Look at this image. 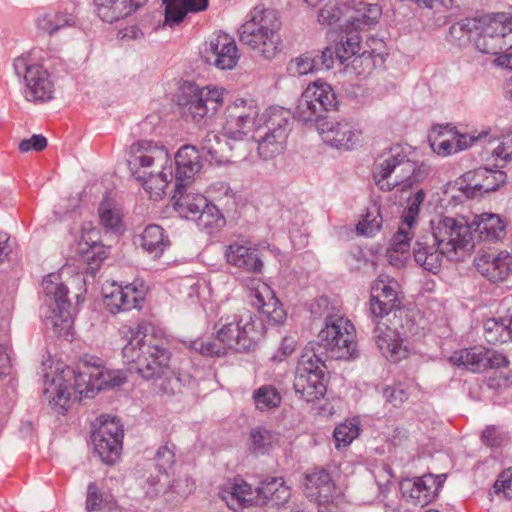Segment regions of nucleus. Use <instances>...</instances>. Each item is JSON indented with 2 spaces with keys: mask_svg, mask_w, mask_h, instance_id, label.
<instances>
[{
  "mask_svg": "<svg viewBox=\"0 0 512 512\" xmlns=\"http://www.w3.org/2000/svg\"><path fill=\"white\" fill-rule=\"evenodd\" d=\"M120 334L128 341L122 349V356L130 372L150 380L167 371L170 353L157 343L152 322L124 325Z\"/></svg>",
  "mask_w": 512,
  "mask_h": 512,
  "instance_id": "obj_1",
  "label": "nucleus"
},
{
  "mask_svg": "<svg viewBox=\"0 0 512 512\" xmlns=\"http://www.w3.org/2000/svg\"><path fill=\"white\" fill-rule=\"evenodd\" d=\"M409 145L397 144L383 151L373 165V179L378 188L388 192L396 187L411 188L425 177V170L411 159Z\"/></svg>",
  "mask_w": 512,
  "mask_h": 512,
  "instance_id": "obj_2",
  "label": "nucleus"
},
{
  "mask_svg": "<svg viewBox=\"0 0 512 512\" xmlns=\"http://www.w3.org/2000/svg\"><path fill=\"white\" fill-rule=\"evenodd\" d=\"M281 21L278 13L263 5L254 7L239 28V41L256 56L273 59L281 51Z\"/></svg>",
  "mask_w": 512,
  "mask_h": 512,
  "instance_id": "obj_3",
  "label": "nucleus"
},
{
  "mask_svg": "<svg viewBox=\"0 0 512 512\" xmlns=\"http://www.w3.org/2000/svg\"><path fill=\"white\" fill-rule=\"evenodd\" d=\"M43 371V398L60 414L67 411L70 400L93 398L97 393L90 369L76 373L70 367L58 366L53 374Z\"/></svg>",
  "mask_w": 512,
  "mask_h": 512,
  "instance_id": "obj_4",
  "label": "nucleus"
},
{
  "mask_svg": "<svg viewBox=\"0 0 512 512\" xmlns=\"http://www.w3.org/2000/svg\"><path fill=\"white\" fill-rule=\"evenodd\" d=\"M262 124H258L255 133L249 138L248 153L256 147L263 160L273 159L281 154L291 131L290 113L280 107H271L262 115Z\"/></svg>",
  "mask_w": 512,
  "mask_h": 512,
  "instance_id": "obj_5",
  "label": "nucleus"
},
{
  "mask_svg": "<svg viewBox=\"0 0 512 512\" xmlns=\"http://www.w3.org/2000/svg\"><path fill=\"white\" fill-rule=\"evenodd\" d=\"M259 107L254 100L236 99L228 105L225 110V121L223 124L224 136L234 142L230 149H236V159L248 157L249 138L246 136L252 132L263 120L259 117Z\"/></svg>",
  "mask_w": 512,
  "mask_h": 512,
  "instance_id": "obj_6",
  "label": "nucleus"
},
{
  "mask_svg": "<svg viewBox=\"0 0 512 512\" xmlns=\"http://www.w3.org/2000/svg\"><path fill=\"white\" fill-rule=\"evenodd\" d=\"M431 240L443 249L446 258L460 260L474 247L472 226L464 217L440 216L430 221Z\"/></svg>",
  "mask_w": 512,
  "mask_h": 512,
  "instance_id": "obj_7",
  "label": "nucleus"
},
{
  "mask_svg": "<svg viewBox=\"0 0 512 512\" xmlns=\"http://www.w3.org/2000/svg\"><path fill=\"white\" fill-rule=\"evenodd\" d=\"M473 43L482 53L498 56L506 54L512 48V16L498 13L481 18Z\"/></svg>",
  "mask_w": 512,
  "mask_h": 512,
  "instance_id": "obj_8",
  "label": "nucleus"
},
{
  "mask_svg": "<svg viewBox=\"0 0 512 512\" xmlns=\"http://www.w3.org/2000/svg\"><path fill=\"white\" fill-rule=\"evenodd\" d=\"M225 89L216 86H191L189 93L179 99L183 115L196 124L212 119L224 103Z\"/></svg>",
  "mask_w": 512,
  "mask_h": 512,
  "instance_id": "obj_9",
  "label": "nucleus"
},
{
  "mask_svg": "<svg viewBox=\"0 0 512 512\" xmlns=\"http://www.w3.org/2000/svg\"><path fill=\"white\" fill-rule=\"evenodd\" d=\"M15 75L25 84L24 97L31 102H45L53 97L54 83L47 69L35 63L30 54H23L13 62Z\"/></svg>",
  "mask_w": 512,
  "mask_h": 512,
  "instance_id": "obj_10",
  "label": "nucleus"
},
{
  "mask_svg": "<svg viewBox=\"0 0 512 512\" xmlns=\"http://www.w3.org/2000/svg\"><path fill=\"white\" fill-rule=\"evenodd\" d=\"M338 104L330 84L323 80L310 83L303 91L295 108L294 116L302 122H313L334 110Z\"/></svg>",
  "mask_w": 512,
  "mask_h": 512,
  "instance_id": "obj_11",
  "label": "nucleus"
},
{
  "mask_svg": "<svg viewBox=\"0 0 512 512\" xmlns=\"http://www.w3.org/2000/svg\"><path fill=\"white\" fill-rule=\"evenodd\" d=\"M171 164L167 149L160 143L140 140L129 148L128 167L135 178H145L150 171L155 172Z\"/></svg>",
  "mask_w": 512,
  "mask_h": 512,
  "instance_id": "obj_12",
  "label": "nucleus"
},
{
  "mask_svg": "<svg viewBox=\"0 0 512 512\" xmlns=\"http://www.w3.org/2000/svg\"><path fill=\"white\" fill-rule=\"evenodd\" d=\"M319 344L334 359H349L356 353V329L353 322H325L318 333Z\"/></svg>",
  "mask_w": 512,
  "mask_h": 512,
  "instance_id": "obj_13",
  "label": "nucleus"
},
{
  "mask_svg": "<svg viewBox=\"0 0 512 512\" xmlns=\"http://www.w3.org/2000/svg\"><path fill=\"white\" fill-rule=\"evenodd\" d=\"M123 436V426L117 418H99V426L93 431L91 438L95 452L104 463L112 465L119 459Z\"/></svg>",
  "mask_w": 512,
  "mask_h": 512,
  "instance_id": "obj_14",
  "label": "nucleus"
},
{
  "mask_svg": "<svg viewBox=\"0 0 512 512\" xmlns=\"http://www.w3.org/2000/svg\"><path fill=\"white\" fill-rule=\"evenodd\" d=\"M41 289L46 297V304L51 310L49 318H61V320H73L77 315V306L72 305L68 299V287L62 281L61 275L51 273L45 276L41 282Z\"/></svg>",
  "mask_w": 512,
  "mask_h": 512,
  "instance_id": "obj_15",
  "label": "nucleus"
},
{
  "mask_svg": "<svg viewBox=\"0 0 512 512\" xmlns=\"http://www.w3.org/2000/svg\"><path fill=\"white\" fill-rule=\"evenodd\" d=\"M473 264L477 272L491 283L512 279V254L506 250L478 251Z\"/></svg>",
  "mask_w": 512,
  "mask_h": 512,
  "instance_id": "obj_16",
  "label": "nucleus"
},
{
  "mask_svg": "<svg viewBox=\"0 0 512 512\" xmlns=\"http://www.w3.org/2000/svg\"><path fill=\"white\" fill-rule=\"evenodd\" d=\"M318 130L326 144L338 149L352 150L361 141V131L345 119L325 121Z\"/></svg>",
  "mask_w": 512,
  "mask_h": 512,
  "instance_id": "obj_17",
  "label": "nucleus"
},
{
  "mask_svg": "<svg viewBox=\"0 0 512 512\" xmlns=\"http://www.w3.org/2000/svg\"><path fill=\"white\" fill-rule=\"evenodd\" d=\"M424 199L425 193L423 190H418L413 196L409 197L407 207L402 215V223L391 239V247L394 251L400 253L408 251Z\"/></svg>",
  "mask_w": 512,
  "mask_h": 512,
  "instance_id": "obj_18",
  "label": "nucleus"
},
{
  "mask_svg": "<svg viewBox=\"0 0 512 512\" xmlns=\"http://www.w3.org/2000/svg\"><path fill=\"white\" fill-rule=\"evenodd\" d=\"M398 283L389 276L381 275L373 282L370 310L375 317H384L399 307Z\"/></svg>",
  "mask_w": 512,
  "mask_h": 512,
  "instance_id": "obj_19",
  "label": "nucleus"
},
{
  "mask_svg": "<svg viewBox=\"0 0 512 512\" xmlns=\"http://www.w3.org/2000/svg\"><path fill=\"white\" fill-rule=\"evenodd\" d=\"M74 247L75 254L83 258L91 269H97L109 254V248L99 242V231L91 223L82 226Z\"/></svg>",
  "mask_w": 512,
  "mask_h": 512,
  "instance_id": "obj_20",
  "label": "nucleus"
},
{
  "mask_svg": "<svg viewBox=\"0 0 512 512\" xmlns=\"http://www.w3.org/2000/svg\"><path fill=\"white\" fill-rule=\"evenodd\" d=\"M374 338L382 355L390 362L397 363L407 357L408 350L395 326L388 322H376Z\"/></svg>",
  "mask_w": 512,
  "mask_h": 512,
  "instance_id": "obj_21",
  "label": "nucleus"
},
{
  "mask_svg": "<svg viewBox=\"0 0 512 512\" xmlns=\"http://www.w3.org/2000/svg\"><path fill=\"white\" fill-rule=\"evenodd\" d=\"M205 52L206 62L221 70L234 68L239 59L235 40L225 33L211 39Z\"/></svg>",
  "mask_w": 512,
  "mask_h": 512,
  "instance_id": "obj_22",
  "label": "nucleus"
},
{
  "mask_svg": "<svg viewBox=\"0 0 512 512\" xmlns=\"http://www.w3.org/2000/svg\"><path fill=\"white\" fill-rule=\"evenodd\" d=\"M226 262L236 268L251 273H261L263 262L247 240L238 239L224 247Z\"/></svg>",
  "mask_w": 512,
  "mask_h": 512,
  "instance_id": "obj_23",
  "label": "nucleus"
},
{
  "mask_svg": "<svg viewBox=\"0 0 512 512\" xmlns=\"http://www.w3.org/2000/svg\"><path fill=\"white\" fill-rule=\"evenodd\" d=\"M146 298V288L144 285L136 286L130 283L124 287H116L104 299L105 306L111 313L121 311H130L132 309H141Z\"/></svg>",
  "mask_w": 512,
  "mask_h": 512,
  "instance_id": "obj_24",
  "label": "nucleus"
},
{
  "mask_svg": "<svg viewBox=\"0 0 512 512\" xmlns=\"http://www.w3.org/2000/svg\"><path fill=\"white\" fill-rule=\"evenodd\" d=\"M228 322L217 331V340L222 343L226 349L230 348L238 352H244L251 349L255 343V332L253 330L254 322Z\"/></svg>",
  "mask_w": 512,
  "mask_h": 512,
  "instance_id": "obj_25",
  "label": "nucleus"
},
{
  "mask_svg": "<svg viewBox=\"0 0 512 512\" xmlns=\"http://www.w3.org/2000/svg\"><path fill=\"white\" fill-rule=\"evenodd\" d=\"M304 493L308 499L318 505L332 503L338 496V490L326 470H316L305 477Z\"/></svg>",
  "mask_w": 512,
  "mask_h": 512,
  "instance_id": "obj_26",
  "label": "nucleus"
},
{
  "mask_svg": "<svg viewBox=\"0 0 512 512\" xmlns=\"http://www.w3.org/2000/svg\"><path fill=\"white\" fill-rule=\"evenodd\" d=\"M440 487L437 477L431 474L413 480H405L401 484L403 496L416 506L423 507L429 504Z\"/></svg>",
  "mask_w": 512,
  "mask_h": 512,
  "instance_id": "obj_27",
  "label": "nucleus"
},
{
  "mask_svg": "<svg viewBox=\"0 0 512 512\" xmlns=\"http://www.w3.org/2000/svg\"><path fill=\"white\" fill-rule=\"evenodd\" d=\"M175 185H190L202 169L199 150L193 145L182 146L175 155Z\"/></svg>",
  "mask_w": 512,
  "mask_h": 512,
  "instance_id": "obj_28",
  "label": "nucleus"
},
{
  "mask_svg": "<svg viewBox=\"0 0 512 512\" xmlns=\"http://www.w3.org/2000/svg\"><path fill=\"white\" fill-rule=\"evenodd\" d=\"M290 495V489L282 478L265 479L254 489L255 505H266L271 509L286 503Z\"/></svg>",
  "mask_w": 512,
  "mask_h": 512,
  "instance_id": "obj_29",
  "label": "nucleus"
},
{
  "mask_svg": "<svg viewBox=\"0 0 512 512\" xmlns=\"http://www.w3.org/2000/svg\"><path fill=\"white\" fill-rule=\"evenodd\" d=\"M189 185H175L173 195L174 208L181 217L194 220L208 204V200L200 193L188 191Z\"/></svg>",
  "mask_w": 512,
  "mask_h": 512,
  "instance_id": "obj_30",
  "label": "nucleus"
},
{
  "mask_svg": "<svg viewBox=\"0 0 512 512\" xmlns=\"http://www.w3.org/2000/svg\"><path fill=\"white\" fill-rule=\"evenodd\" d=\"M219 496L234 511L255 505L254 489L240 478L225 484L220 489Z\"/></svg>",
  "mask_w": 512,
  "mask_h": 512,
  "instance_id": "obj_31",
  "label": "nucleus"
},
{
  "mask_svg": "<svg viewBox=\"0 0 512 512\" xmlns=\"http://www.w3.org/2000/svg\"><path fill=\"white\" fill-rule=\"evenodd\" d=\"M467 189H472V195L482 194L498 189L506 180V174L501 170L479 167L464 174Z\"/></svg>",
  "mask_w": 512,
  "mask_h": 512,
  "instance_id": "obj_32",
  "label": "nucleus"
},
{
  "mask_svg": "<svg viewBox=\"0 0 512 512\" xmlns=\"http://www.w3.org/2000/svg\"><path fill=\"white\" fill-rule=\"evenodd\" d=\"M413 255L418 265L433 274L439 272L443 258L446 257V253H443V249L435 244L434 240L432 243L429 242L428 236L416 240Z\"/></svg>",
  "mask_w": 512,
  "mask_h": 512,
  "instance_id": "obj_33",
  "label": "nucleus"
},
{
  "mask_svg": "<svg viewBox=\"0 0 512 512\" xmlns=\"http://www.w3.org/2000/svg\"><path fill=\"white\" fill-rule=\"evenodd\" d=\"M252 305L260 313V317L267 320H283L286 312L279 300L274 296L270 287L261 283L254 291H251Z\"/></svg>",
  "mask_w": 512,
  "mask_h": 512,
  "instance_id": "obj_34",
  "label": "nucleus"
},
{
  "mask_svg": "<svg viewBox=\"0 0 512 512\" xmlns=\"http://www.w3.org/2000/svg\"><path fill=\"white\" fill-rule=\"evenodd\" d=\"M135 244L139 245L153 258H159L171 245L169 235L159 225L150 224L135 237Z\"/></svg>",
  "mask_w": 512,
  "mask_h": 512,
  "instance_id": "obj_35",
  "label": "nucleus"
},
{
  "mask_svg": "<svg viewBox=\"0 0 512 512\" xmlns=\"http://www.w3.org/2000/svg\"><path fill=\"white\" fill-rule=\"evenodd\" d=\"M472 226L473 235H477L479 240L495 242L505 236L506 224L498 214L482 213L475 217Z\"/></svg>",
  "mask_w": 512,
  "mask_h": 512,
  "instance_id": "obj_36",
  "label": "nucleus"
},
{
  "mask_svg": "<svg viewBox=\"0 0 512 512\" xmlns=\"http://www.w3.org/2000/svg\"><path fill=\"white\" fill-rule=\"evenodd\" d=\"M146 0H95L98 16L107 23H113L129 16Z\"/></svg>",
  "mask_w": 512,
  "mask_h": 512,
  "instance_id": "obj_37",
  "label": "nucleus"
},
{
  "mask_svg": "<svg viewBox=\"0 0 512 512\" xmlns=\"http://www.w3.org/2000/svg\"><path fill=\"white\" fill-rule=\"evenodd\" d=\"M487 136L488 133L486 132L479 134L478 137L451 132L448 138L442 139L439 137L438 139H435L431 143V147L433 151H435L438 155L448 156L461 150L467 149L475 141L486 142Z\"/></svg>",
  "mask_w": 512,
  "mask_h": 512,
  "instance_id": "obj_38",
  "label": "nucleus"
},
{
  "mask_svg": "<svg viewBox=\"0 0 512 512\" xmlns=\"http://www.w3.org/2000/svg\"><path fill=\"white\" fill-rule=\"evenodd\" d=\"M293 387L296 395L306 402L321 399L326 393L325 377L313 374L296 373Z\"/></svg>",
  "mask_w": 512,
  "mask_h": 512,
  "instance_id": "obj_39",
  "label": "nucleus"
},
{
  "mask_svg": "<svg viewBox=\"0 0 512 512\" xmlns=\"http://www.w3.org/2000/svg\"><path fill=\"white\" fill-rule=\"evenodd\" d=\"M234 146L229 142L222 141L221 136L213 131L207 132L200 141V148L206 152L211 160L217 162L223 161H241L242 159H236V149L231 150L230 147Z\"/></svg>",
  "mask_w": 512,
  "mask_h": 512,
  "instance_id": "obj_40",
  "label": "nucleus"
},
{
  "mask_svg": "<svg viewBox=\"0 0 512 512\" xmlns=\"http://www.w3.org/2000/svg\"><path fill=\"white\" fill-rule=\"evenodd\" d=\"M449 361L472 372H482L487 369L486 348L473 347L454 351Z\"/></svg>",
  "mask_w": 512,
  "mask_h": 512,
  "instance_id": "obj_41",
  "label": "nucleus"
},
{
  "mask_svg": "<svg viewBox=\"0 0 512 512\" xmlns=\"http://www.w3.org/2000/svg\"><path fill=\"white\" fill-rule=\"evenodd\" d=\"M172 178L173 173L172 166L170 164L169 166H166L163 169H158L155 172L150 171L148 175H145V178L136 179L142 183V186L150 199L157 201L165 194V189Z\"/></svg>",
  "mask_w": 512,
  "mask_h": 512,
  "instance_id": "obj_42",
  "label": "nucleus"
},
{
  "mask_svg": "<svg viewBox=\"0 0 512 512\" xmlns=\"http://www.w3.org/2000/svg\"><path fill=\"white\" fill-rule=\"evenodd\" d=\"M382 9L377 4L359 2L354 7L349 6L348 25L358 30L362 26H371L381 17Z\"/></svg>",
  "mask_w": 512,
  "mask_h": 512,
  "instance_id": "obj_43",
  "label": "nucleus"
},
{
  "mask_svg": "<svg viewBox=\"0 0 512 512\" xmlns=\"http://www.w3.org/2000/svg\"><path fill=\"white\" fill-rule=\"evenodd\" d=\"M361 50V37L357 28L347 25L345 30H342L340 40L335 48V55L344 63L352 56L358 54Z\"/></svg>",
  "mask_w": 512,
  "mask_h": 512,
  "instance_id": "obj_44",
  "label": "nucleus"
},
{
  "mask_svg": "<svg viewBox=\"0 0 512 512\" xmlns=\"http://www.w3.org/2000/svg\"><path fill=\"white\" fill-rule=\"evenodd\" d=\"M37 27L52 36L58 31L75 25L72 15L61 12H47L40 15L36 20Z\"/></svg>",
  "mask_w": 512,
  "mask_h": 512,
  "instance_id": "obj_45",
  "label": "nucleus"
},
{
  "mask_svg": "<svg viewBox=\"0 0 512 512\" xmlns=\"http://www.w3.org/2000/svg\"><path fill=\"white\" fill-rule=\"evenodd\" d=\"M311 315L319 320H344L342 306L337 300H330L328 297L317 298L310 307Z\"/></svg>",
  "mask_w": 512,
  "mask_h": 512,
  "instance_id": "obj_46",
  "label": "nucleus"
},
{
  "mask_svg": "<svg viewBox=\"0 0 512 512\" xmlns=\"http://www.w3.org/2000/svg\"><path fill=\"white\" fill-rule=\"evenodd\" d=\"M190 3V5L177 4L165 7L164 25L174 27L184 20L187 13L204 11L208 7V0H195Z\"/></svg>",
  "mask_w": 512,
  "mask_h": 512,
  "instance_id": "obj_47",
  "label": "nucleus"
},
{
  "mask_svg": "<svg viewBox=\"0 0 512 512\" xmlns=\"http://www.w3.org/2000/svg\"><path fill=\"white\" fill-rule=\"evenodd\" d=\"M325 371V361L315 351L314 347H306L298 360L296 373L325 377Z\"/></svg>",
  "mask_w": 512,
  "mask_h": 512,
  "instance_id": "obj_48",
  "label": "nucleus"
},
{
  "mask_svg": "<svg viewBox=\"0 0 512 512\" xmlns=\"http://www.w3.org/2000/svg\"><path fill=\"white\" fill-rule=\"evenodd\" d=\"M200 230L207 234H213L225 226L226 220L221 211L214 205L208 203L195 219Z\"/></svg>",
  "mask_w": 512,
  "mask_h": 512,
  "instance_id": "obj_49",
  "label": "nucleus"
},
{
  "mask_svg": "<svg viewBox=\"0 0 512 512\" xmlns=\"http://www.w3.org/2000/svg\"><path fill=\"white\" fill-rule=\"evenodd\" d=\"M91 376L94 379L96 392L103 389H110L122 385L126 377L120 370H110L101 366L90 368Z\"/></svg>",
  "mask_w": 512,
  "mask_h": 512,
  "instance_id": "obj_50",
  "label": "nucleus"
},
{
  "mask_svg": "<svg viewBox=\"0 0 512 512\" xmlns=\"http://www.w3.org/2000/svg\"><path fill=\"white\" fill-rule=\"evenodd\" d=\"M255 406L260 411H269L277 408L281 403V395L272 385H263L253 393Z\"/></svg>",
  "mask_w": 512,
  "mask_h": 512,
  "instance_id": "obj_51",
  "label": "nucleus"
},
{
  "mask_svg": "<svg viewBox=\"0 0 512 512\" xmlns=\"http://www.w3.org/2000/svg\"><path fill=\"white\" fill-rule=\"evenodd\" d=\"M276 437L272 431L257 426L250 431L249 450L255 454H265L272 447Z\"/></svg>",
  "mask_w": 512,
  "mask_h": 512,
  "instance_id": "obj_52",
  "label": "nucleus"
},
{
  "mask_svg": "<svg viewBox=\"0 0 512 512\" xmlns=\"http://www.w3.org/2000/svg\"><path fill=\"white\" fill-rule=\"evenodd\" d=\"M100 224L109 231L118 233L122 229V214L109 201L101 202L99 209Z\"/></svg>",
  "mask_w": 512,
  "mask_h": 512,
  "instance_id": "obj_53",
  "label": "nucleus"
},
{
  "mask_svg": "<svg viewBox=\"0 0 512 512\" xmlns=\"http://www.w3.org/2000/svg\"><path fill=\"white\" fill-rule=\"evenodd\" d=\"M484 337L490 344L506 343L512 339V322H484Z\"/></svg>",
  "mask_w": 512,
  "mask_h": 512,
  "instance_id": "obj_54",
  "label": "nucleus"
},
{
  "mask_svg": "<svg viewBox=\"0 0 512 512\" xmlns=\"http://www.w3.org/2000/svg\"><path fill=\"white\" fill-rule=\"evenodd\" d=\"M481 19L465 18L454 23L449 28V37L453 41H461L464 38L472 40L477 35Z\"/></svg>",
  "mask_w": 512,
  "mask_h": 512,
  "instance_id": "obj_55",
  "label": "nucleus"
},
{
  "mask_svg": "<svg viewBox=\"0 0 512 512\" xmlns=\"http://www.w3.org/2000/svg\"><path fill=\"white\" fill-rule=\"evenodd\" d=\"M360 421L357 418L339 424L334 430L336 447L347 446L360 434Z\"/></svg>",
  "mask_w": 512,
  "mask_h": 512,
  "instance_id": "obj_56",
  "label": "nucleus"
},
{
  "mask_svg": "<svg viewBox=\"0 0 512 512\" xmlns=\"http://www.w3.org/2000/svg\"><path fill=\"white\" fill-rule=\"evenodd\" d=\"M194 481L187 475L174 479L165 492V501L174 502L186 497L194 489Z\"/></svg>",
  "mask_w": 512,
  "mask_h": 512,
  "instance_id": "obj_57",
  "label": "nucleus"
},
{
  "mask_svg": "<svg viewBox=\"0 0 512 512\" xmlns=\"http://www.w3.org/2000/svg\"><path fill=\"white\" fill-rule=\"evenodd\" d=\"M383 219L380 214V208L373 206L368 209L365 217L357 224V232L360 235L371 237L375 235L382 227Z\"/></svg>",
  "mask_w": 512,
  "mask_h": 512,
  "instance_id": "obj_58",
  "label": "nucleus"
},
{
  "mask_svg": "<svg viewBox=\"0 0 512 512\" xmlns=\"http://www.w3.org/2000/svg\"><path fill=\"white\" fill-rule=\"evenodd\" d=\"M348 11V5L329 1L320 10L318 21L321 24L332 25L340 21L343 16L348 19Z\"/></svg>",
  "mask_w": 512,
  "mask_h": 512,
  "instance_id": "obj_59",
  "label": "nucleus"
},
{
  "mask_svg": "<svg viewBox=\"0 0 512 512\" xmlns=\"http://www.w3.org/2000/svg\"><path fill=\"white\" fill-rule=\"evenodd\" d=\"M497 146L492 148V156L497 162L496 166L503 167L504 164L512 159V133L502 135L499 139H493ZM492 144V141H488Z\"/></svg>",
  "mask_w": 512,
  "mask_h": 512,
  "instance_id": "obj_60",
  "label": "nucleus"
},
{
  "mask_svg": "<svg viewBox=\"0 0 512 512\" xmlns=\"http://www.w3.org/2000/svg\"><path fill=\"white\" fill-rule=\"evenodd\" d=\"M190 348L206 357L221 358L226 355V347L222 343L198 338L190 342Z\"/></svg>",
  "mask_w": 512,
  "mask_h": 512,
  "instance_id": "obj_61",
  "label": "nucleus"
},
{
  "mask_svg": "<svg viewBox=\"0 0 512 512\" xmlns=\"http://www.w3.org/2000/svg\"><path fill=\"white\" fill-rule=\"evenodd\" d=\"M412 385L396 383L383 389V397L394 407L401 406L410 396Z\"/></svg>",
  "mask_w": 512,
  "mask_h": 512,
  "instance_id": "obj_62",
  "label": "nucleus"
},
{
  "mask_svg": "<svg viewBox=\"0 0 512 512\" xmlns=\"http://www.w3.org/2000/svg\"><path fill=\"white\" fill-rule=\"evenodd\" d=\"M9 332L10 327L8 323L3 325L0 322V377L8 374L11 369V359L9 355Z\"/></svg>",
  "mask_w": 512,
  "mask_h": 512,
  "instance_id": "obj_63",
  "label": "nucleus"
},
{
  "mask_svg": "<svg viewBox=\"0 0 512 512\" xmlns=\"http://www.w3.org/2000/svg\"><path fill=\"white\" fill-rule=\"evenodd\" d=\"M288 70L293 76H302L318 70L315 60L311 55H301L290 61Z\"/></svg>",
  "mask_w": 512,
  "mask_h": 512,
  "instance_id": "obj_64",
  "label": "nucleus"
}]
</instances>
